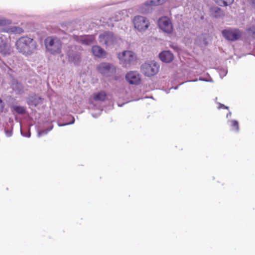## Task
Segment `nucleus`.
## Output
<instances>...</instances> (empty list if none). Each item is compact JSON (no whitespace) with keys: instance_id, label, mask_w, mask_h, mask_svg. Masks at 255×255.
Returning a JSON list of instances; mask_svg holds the SVG:
<instances>
[{"instance_id":"30","label":"nucleus","mask_w":255,"mask_h":255,"mask_svg":"<svg viewBox=\"0 0 255 255\" xmlns=\"http://www.w3.org/2000/svg\"><path fill=\"white\" fill-rule=\"evenodd\" d=\"M150 2H151V4H152V3H153L154 1L151 0V1H150Z\"/></svg>"},{"instance_id":"29","label":"nucleus","mask_w":255,"mask_h":255,"mask_svg":"<svg viewBox=\"0 0 255 255\" xmlns=\"http://www.w3.org/2000/svg\"><path fill=\"white\" fill-rule=\"evenodd\" d=\"M224 109H228V107L225 106V105H224Z\"/></svg>"},{"instance_id":"22","label":"nucleus","mask_w":255,"mask_h":255,"mask_svg":"<svg viewBox=\"0 0 255 255\" xmlns=\"http://www.w3.org/2000/svg\"><path fill=\"white\" fill-rule=\"evenodd\" d=\"M221 8L219 7H213L211 9V11L212 13H218L219 11H221Z\"/></svg>"},{"instance_id":"25","label":"nucleus","mask_w":255,"mask_h":255,"mask_svg":"<svg viewBox=\"0 0 255 255\" xmlns=\"http://www.w3.org/2000/svg\"><path fill=\"white\" fill-rule=\"evenodd\" d=\"M47 132L46 131L43 130V131H41V132H39L38 133V134H39V136H40L41 135H42V134H43V133H47Z\"/></svg>"},{"instance_id":"19","label":"nucleus","mask_w":255,"mask_h":255,"mask_svg":"<svg viewBox=\"0 0 255 255\" xmlns=\"http://www.w3.org/2000/svg\"><path fill=\"white\" fill-rule=\"evenodd\" d=\"M13 109L16 113L20 115H23L26 112L24 107L20 106H14L13 107Z\"/></svg>"},{"instance_id":"2","label":"nucleus","mask_w":255,"mask_h":255,"mask_svg":"<svg viewBox=\"0 0 255 255\" xmlns=\"http://www.w3.org/2000/svg\"><path fill=\"white\" fill-rule=\"evenodd\" d=\"M47 50L52 54L61 53L62 48V42L60 39L55 36H48L44 41Z\"/></svg>"},{"instance_id":"32","label":"nucleus","mask_w":255,"mask_h":255,"mask_svg":"<svg viewBox=\"0 0 255 255\" xmlns=\"http://www.w3.org/2000/svg\"><path fill=\"white\" fill-rule=\"evenodd\" d=\"M253 3L255 5V1H253Z\"/></svg>"},{"instance_id":"9","label":"nucleus","mask_w":255,"mask_h":255,"mask_svg":"<svg viewBox=\"0 0 255 255\" xmlns=\"http://www.w3.org/2000/svg\"><path fill=\"white\" fill-rule=\"evenodd\" d=\"M242 36V32L237 29L224 30V37L231 41L239 39Z\"/></svg>"},{"instance_id":"1","label":"nucleus","mask_w":255,"mask_h":255,"mask_svg":"<svg viewBox=\"0 0 255 255\" xmlns=\"http://www.w3.org/2000/svg\"><path fill=\"white\" fill-rule=\"evenodd\" d=\"M15 47L17 51L25 55L34 53L38 49L36 41L27 36H21L15 42Z\"/></svg>"},{"instance_id":"18","label":"nucleus","mask_w":255,"mask_h":255,"mask_svg":"<svg viewBox=\"0 0 255 255\" xmlns=\"http://www.w3.org/2000/svg\"><path fill=\"white\" fill-rule=\"evenodd\" d=\"M228 124L232 130L238 131L239 129V123L236 120H230L228 121Z\"/></svg>"},{"instance_id":"8","label":"nucleus","mask_w":255,"mask_h":255,"mask_svg":"<svg viewBox=\"0 0 255 255\" xmlns=\"http://www.w3.org/2000/svg\"><path fill=\"white\" fill-rule=\"evenodd\" d=\"M118 58L122 63L126 65L135 61L136 59L135 54L131 51H125L119 53Z\"/></svg>"},{"instance_id":"17","label":"nucleus","mask_w":255,"mask_h":255,"mask_svg":"<svg viewBox=\"0 0 255 255\" xmlns=\"http://www.w3.org/2000/svg\"><path fill=\"white\" fill-rule=\"evenodd\" d=\"M5 31L7 33L14 34H20L23 32V30L21 27L14 26L7 27Z\"/></svg>"},{"instance_id":"6","label":"nucleus","mask_w":255,"mask_h":255,"mask_svg":"<svg viewBox=\"0 0 255 255\" xmlns=\"http://www.w3.org/2000/svg\"><path fill=\"white\" fill-rule=\"evenodd\" d=\"M97 70L102 75L109 76L116 72L115 67L111 63L102 62L97 67Z\"/></svg>"},{"instance_id":"15","label":"nucleus","mask_w":255,"mask_h":255,"mask_svg":"<svg viewBox=\"0 0 255 255\" xmlns=\"http://www.w3.org/2000/svg\"><path fill=\"white\" fill-rule=\"evenodd\" d=\"M159 58L163 62L169 63L173 60L174 56L170 51H165L160 53Z\"/></svg>"},{"instance_id":"11","label":"nucleus","mask_w":255,"mask_h":255,"mask_svg":"<svg viewBox=\"0 0 255 255\" xmlns=\"http://www.w3.org/2000/svg\"><path fill=\"white\" fill-rule=\"evenodd\" d=\"M75 47H70L67 52V55L69 61L74 63H78L80 61V53L78 52H75Z\"/></svg>"},{"instance_id":"10","label":"nucleus","mask_w":255,"mask_h":255,"mask_svg":"<svg viewBox=\"0 0 255 255\" xmlns=\"http://www.w3.org/2000/svg\"><path fill=\"white\" fill-rule=\"evenodd\" d=\"M126 80L130 84L138 85L141 81L139 74L135 71H130L126 75Z\"/></svg>"},{"instance_id":"3","label":"nucleus","mask_w":255,"mask_h":255,"mask_svg":"<svg viewBox=\"0 0 255 255\" xmlns=\"http://www.w3.org/2000/svg\"><path fill=\"white\" fill-rule=\"evenodd\" d=\"M132 23L134 28L139 32H144L150 25L149 20L146 17L140 15L134 16Z\"/></svg>"},{"instance_id":"21","label":"nucleus","mask_w":255,"mask_h":255,"mask_svg":"<svg viewBox=\"0 0 255 255\" xmlns=\"http://www.w3.org/2000/svg\"><path fill=\"white\" fill-rule=\"evenodd\" d=\"M248 31L250 32L251 35L253 38H255V26L250 27L248 29Z\"/></svg>"},{"instance_id":"5","label":"nucleus","mask_w":255,"mask_h":255,"mask_svg":"<svg viewBox=\"0 0 255 255\" xmlns=\"http://www.w3.org/2000/svg\"><path fill=\"white\" fill-rule=\"evenodd\" d=\"M158 25L160 29L168 34L173 32V25L170 19L167 16H163L158 20Z\"/></svg>"},{"instance_id":"7","label":"nucleus","mask_w":255,"mask_h":255,"mask_svg":"<svg viewBox=\"0 0 255 255\" xmlns=\"http://www.w3.org/2000/svg\"><path fill=\"white\" fill-rule=\"evenodd\" d=\"M117 38L111 32H105L99 36V41L107 46L114 45L116 43Z\"/></svg>"},{"instance_id":"16","label":"nucleus","mask_w":255,"mask_h":255,"mask_svg":"<svg viewBox=\"0 0 255 255\" xmlns=\"http://www.w3.org/2000/svg\"><path fill=\"white\" fill-rule=\"evenodd\" d=\"M107 95L106 92L101 91L97 93H94L91 97L90 99L95 101H104L106 100Z\"/></svg>"},{"instance_id":"24","label":"nucleus","mask_w":255,"mask_h":255,"mask_svg":"<svg viewBox=\"0 0 255 255\" xmlns=\"http://www.w3.org/2000/svg\"><path fill=\"white\" fill-rule=\"evenodd\" d=\"M215 101H216V102L218 104H219V106L218 107V109H220V108H221L222 107L223 105H222V104H221V103H218V102H217V98H216V99H215Z\"/></svg>"},{"instance_id":"26","label":"nucleus","mask_w":255,"mask_h":255,"mask_svg":"<svg viewBox=\"0 0 255 255\" xmlns=\"http://www.w3.org/2000/svg\"><path fill=\"white\" fill-rule=\"evenodd\" d=\"M231 115H232V114L231 112H229V113L227 114V115H226L227 118H228L229 117H231Z\"/></svg>"},{"instance_id":"31","label":"nucleus","mask_w":255,"mask_h":255,"mask_svg":"<svg viewBox=\"0 0 255 255\" xmlns=\"http://www.w3.org/2000/svg\"><path fill=\"white\" fill-rule=\"evenodd\" d=\"M214 16H215V17H217L218 15L217 14H215Z\"/></svg>"},{"instance_id":"20","label":"nucleus","mask_w":255,"mask_h":255,"mask_svg":"<svg viewBox=\"0 0 255 255\" xmlns=\"http://www.w3.org/2000/svg\"><path fill=\"white\" fill-rule=\"evenodd\" d=\"M11 23L10 20L0 18V26H5Z\"/></svg>"},{"instance_id":"23","label":"nucleus","mask_w":255,"mask_h":255,"mask_svg":"<svg viewBox=\"0 0 255 255\" xmlns=\"http://www.w3.org/2000/svg\"><path fill=\"white\" fill-rule=\"evenodd\" d=\"M4 108V105L2 101L0 99V113L2 112Z\"/></svg>"},{"instance_id":"13","label":"nucleus","mask_w":255,"mask_h":255,"mask_svg":"<svg viewBox=\"0 0 255 255\" xmlns=\"http://www.w3.org/2000/svg\"><path fill=\"white\" fill-rule=\"evenodd\" d=\"M12 52V49L9 43L3 41L0 43V54L6 56L10 54Z\"/></svg>"},{"instance_id":"12","label":"nucleus","mask_w":255,"mask_h":255,"mask_svg":"<svg viewBox=\"0 0 255 255\" xmlns=\"http://www.w3.org/2000/svg\"><path fill=\"white\" fill-rule=\"evenodd\" d=\"M73 38L77 42L82 44L89 45L92 44L95 40L94 35L77 36L74 35Z\"/></svg>"},{"instance_id":"27","label":"nucleus","mask_w":255,"mask_h":255,"mask_svg":"<svg viewBox=\"0 0 255 255\" xmlns=\"http://www.w3.org/2000/svg\"><path fill=\"white\" fill-rule=\"evenodd\" d=\"M28 104H29V105H30V104H31V105H34L35 106H36V104H33V103H32V101H30L28 102Z\"/></svg>"},{"instance_id":"4","label":"nucleus","mask_w":255,"mask_h":255,"mask_svg":"<svg viewBox=\"0 0 255 255\" xmlns=\"http://www.w3.org/2000/svg\"><path fill=\"white\" fill-rule=\"evenodd\" d=\"M159 67V65L155 62L145 63L141 66V71L144 75L152 76L158 72Z\"/></svg>"},{"instance_id":"28","label":"nucleus","mask_w":255,"mask_h":255,"mask_svg":"<svg viewBox=\"0 0 255 255\" xmlns=\"http://www.w3.org/2000/svg\"><path fill=\"white\" fill-rule=\"evenodd\" d=\"M224 6H227L228 5L226 1H224Z\"/></svg>"},{"instance_id":"14","label":"nucleus","mask_w":255,"mask_h":255,"mask_svg":"<svg viewBox=\"0 0 255 255\" xmlns=\"http://www.w3.org/2000/svg\"><path fill=\"white\" fill-rule=\"evenodd\" d=\"M93 54L100 58H104L106 57L107 52L102 47L98 45L93 46L92 47Z\"/></svg>"}]
</instances>
